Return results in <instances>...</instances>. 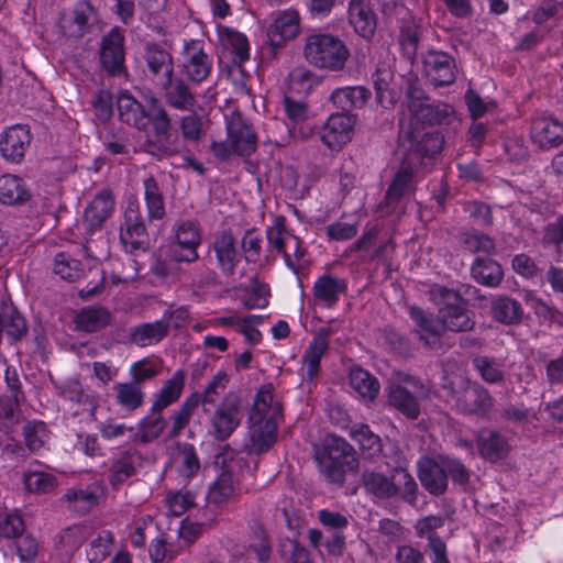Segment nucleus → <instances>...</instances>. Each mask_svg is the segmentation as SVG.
I'll return each mask as SVG.
<instances>
[{"instance_id":"obj_19","label":"nucleus","mask_w":563,"mask_h":563,"mask_svg":"<svg viewBox=\"0 0 563 563\" xmlns=\"http://www.w3.org/2000/svg\"><path fill=\"white\" fill-rule=\"evenodd\" d=\"M30 130L24 125H12L0 133V154L11 163H20L31 144Z\"/></svg>"},{"instance_id":"obj_14","label":"nucleus","mask_w":563,"mask_h":563,"mask_svg":"<svg viewBox=\"0 0 563 563\" xmlns=\"http://www.w3.org/2000/svg\"><path fill=\"white\" fill-rule=\"evenodd\" d=\"M99 23V13L90 0H79L74 5L71 16L64 19L62 29L68 37L81 38L91 33Z\"/></svg>"},{"instance_id":"obj_21","label":"nucleus","mask_w":563,"mask_h":563,"mask_svg":"<svg viewBox=\"0 0 563 563\" xmlns=\"http://www.w3.org/2000/svg\"><path fill=\"white\" fill-rule=\"evenodd\" d=\"M347 291V282L344 278L323 274L319 276L312 286V301L316 307L331 309Z\"/></svg>"},{"instance_id":"obj_41","label":"nucleus","mask_w":563,"mask_h":563,"mask_svg":"<svg viewBox=\"0 0 563 563\" xmlns=\"http://www.w3.org/2000/svg\"><path fill=\"white\" fill-rule=\"evenodd\" d=\"M472 366L487 384L500 385L505 382V364L493 356L477 354L472 357Z\"/></svg>"},{"instance_id":"obj_12","label":"nucleus","mask_w":563,"mask_h":563,"mask_svg":"<svg viewBox=\"0 0 563 563\" xmlns=\"http://www.w3.org/2000/svg\"><path fill=\"white\" fill-rule=\"evenodd\" d=\"M209 252L216 257V266L225 277H232L241 264V255L236 247V239L231 229L218 232L211 244Z\"/></svg>"},{"instance_id":"obj_34","label":"nucleus","mask_w":563,"mask_h":563,"mask_svg":"<svg viewBox=\"0 0 563 563\" xmlns=\"http://www.w3.org/2000/svg\"><path fill=\"white\" fill-rule=\"evenodd\" d=\"M387 404L409 420H416L420 416L417 398L400 384H391L387 388Z\"/></svg>"},{"instance_id":"obj_24","label":"nucleus","mask_w":563,"mask_h":563,"mask_svg":"<svg viewBox=\"0 0 563 563\" xmlns=\"http://www.w3.org/2000/svg\"><path fill=\"white\" fill-rule=\"evenodd\" d=\"M409 316L418 327L419 339L423 342L424 346L432 350L440 349L442 346L441 336L445 332L440 318H434L431 313L417 306L410 307Z\"/></svg>"},{"instance_id":"obj_22","label":"nucleus","mask_w":563,"mask_h":563,"mask_svg":"<svg viewBox=\"0 0 563 563\" xmlns=\"http://www.w3.org/2000/svg\"><path fill=\"white\" fill-rule=\"evenodd\" d=\"M114 210V197L111 190L102 189L85 209L82 225L86 233L100 230Z\"/></svg>"},{"instance_id":"obj_20","label":"nucleus","mask_w":563,"mask_h":563,"mask_svg":"<svg viewBox=\"0 0 563 563\" xmlns=\"http://www.w3.org/2000/svg\"><path fill=\"white\" fill-rule=\"evenodd\" d=\"M347 22L357 35L369 41L377 29V14L369 1L349 0Z\"/></svg>"},{"instance_id":"obj_62","label":"nucleus","mask_w":563,"mask_h":563,"mask_svg":"<svg viewBox=\"0 0 563 563\" xmlns=\"http://www.w3.org/2000/svg\"><path fill=\"white\" fill-rule=\"evenodd\" d=\"M421 26L413 18L404 19L400 25L399 43L410 54H416L420 42Z\"/></svg>"},{"instance_id":"obj_1","label":"nucleus","mask_w":563,"mask_h":563,"mask_svg":"<svg viewBox=\"0 0 563 563\" xmlns=\"http://www.w3.org/2000/svg\"><path fill=\"white\" fill-rule=\"evenodd\" d=\"M120 120L139 131L152 130L145 134L139 151L157 161L173 157L179 153L177 139H172V118L161 101L151 96L147 106L142 104L131 93L123 92L118 98Z\"/></svg>"},{"instance_id":"obj_49","label":"nucleus","mask_w":563,"mask_h":563,"mask_svg":"<svg viewBox=\"0 0 563 563\" xmlns=\"http://www.w3.org/2000/svg\"><path fill=\"white\" fill-rule=\"evenodd\" d=\"M220 40L222 45L229 48L233 57V63L242 65L250 58V44L247 37L233 29L223 27L220 31Z\"/></svg>"},{"instance_id":"obj_4","label":"nucleus","mask_w":563,"mask_h":563,"mask_svg":"<svg viewBox=\"0 0 563 563\" xmlns=\"http://www.w3.org/2000/svg\"><path fill=\"white\" fill-rule=\"evenodd\" d=\"M303 56L316 68L340 71L350 57V49L339 36L312 33L306 37Z\"/></svg>"},{"instance_id":"obj_45","label":"nucleus","mask_w":563,"mask_h":563,"mask_svg":"<svg viewBox=\"0 0 563 563\" xmlns=\"http://www.w3.org/2000/svg\"><path fill=\"white\" fill-rule=\"evenodd\" d=\"M144 200L150 221L162 220L166 214L165 200L162 188L154 176L143 180Z\"/></svg>"},{"instance_id":"obj_30","label":"nucleus","mask_w":563,"mask_h":563,"mask_svg":"<svg viewBox=\"0 0 563 563\" xmlns=\"http://www.w3.org/2000/svg\"><path fill=\"white\" fill-rule=\"evenodd\" d=\"M280 254L283 255L285 265L296 275L298 282L301 284L311 264L302 240L297 235L288 238V244Z\"/></svg>"},{"instance_id":"obj_53","label":"nucleus","mask_w":563,"mask_h":563,"mask_svg":"<svg viewBox=\"0 0 563 563\" xmlns=\"http://www.w3.org/2000/svg\"><path fill=\"white\" fill-rule=\"evenodd\" d=\"M200 405V399L197 395H189L178 410L174 411L170 416L172 427L168 432L169 438H177L183 430L189 424L195 410Z\"/></svg>"},{"instance_id":"obj_9","label":"nucleus","mask_w":563,"mask_h":563,"mask_svg":"<svg viewBox=\"0 0 563 563\" xmlns=\"http://www.w3.org/2000/svg\"><path fill=\"white\" fill-rule=\"evenodd\" d=\"M99 60L110 76L125 73V35L120 26H113L101 37Z\"/></svg>"},{"instance_id":"obj_3","label":"nucleus","mask_w":563,"mask_h":563,"mask_svg":"<svg viewBox=\"0 0 563 563\" xmlns=\"http://www.w3.org/2000/svg\"><path fill=\"white\" fill-rule=\"evenodd\" d=\"M313 457L324 478L338 486H342L346 474L355 471L360 464L355 449L336 435H328L316 444Z\"/></svg>"},{"instance_id":"obj_52","label":"nucleus","mask_w":563,"mask_h":563,"mask_svg":"<svg viewBox=\"0 0 563 563\" xmlns=\"http://www.w3.org/2000/svg\"><path fill=\"white\" fill-rule=\"evenodd\" d=\"M166 426L167 421L162 412H151L139 422L134 440L144 444L153 442L162 435Z\"/></svg>"},{"instance_id":"obj_35","label":"nucleus","mask_w":563,"mask_h":563,"mask_svg":"<svg viewBox=\"0 0 563 563\" xmlns=\"http://www.w3.org/2000/svg\"><path fill=\"white\" fill-rule=\"evenodd\" d=\"M168 333L169 323L165 320H156L130 328V340L137 346L145 347L159 343Z\"/></svg>"},{"instance_id":"obj_23","label":"nucleus","mask_w":563,"mask_h":563,"mask_svg":"<svg viewBox=\"0 0 563 563\" xmlns=\"http://www.w3.org/2000/svg\"><path fill=\"white\" fill-rule=\"evenodd\" d=\"M453 106L443 101H432L423 104L416 113L408 118V124L413 128L434 125H449L455 119Z\"/></svg>"},{"instance_id":"obj_25","label":"nucleus","mask_w":563,"mask_h":563,"mask_svg":"<svg viewBox=\"0 0 563 563\" xmlns=\"http://www.w3.org/2000/svg\"><path fill=\"white\" fill-rule=\"evenodd\" d=\"M530 136L540 150H551L563 143V122L551 117H541L532 121Z\"/></svg>"},{"instance_id":"obj_6","label":"nucleus","mask_w":563,"mask_h":563,"mask_svg":"<svg viewBox=\"0 0 563 563\" xmlns=\"http://www.w3.org/2000/svg\"><path fill=\"white\" fill-rule=\"evenodd\" d=\"M242 419L241 397L235 393H228L210 417L209 433L218 441H225L233 434Z\"/></svg>"},{"instance_id":"obj_18","label":"nucleus","mask_w":563,"mask_h":563,"mask_svg":"<svg viewBox=\"0 0 563 563\" xmlns=\"http://www.w3.org/2000/svg\"><path fill=\"white\" fill-rule=\"evenodd\" d=\"M142 460V454L134 448L122 449L114 453L110 460L108 476L111 487L118 489L135 476Z\"/></svg>"},{"instance_id":"obj_47","label":"nucleus","mask_w":563,"mask_h":563,"mask_svg":"<svg viewBox=\"0 0 563 563\" xmlns=\"http://www.w3.org/2000/svg\"><path fill=\"white\" fill-rule=\"evenodd\" d=\"M413 172L408 166H402L391 180L386 194L387 205L398 202L406 195L412 194L416 189Z\"/></svg>"},{"instance_id":"obj_39","label":"nucleus","mask_w":563,"mask_h":563,"mask_svg":"<svg viewBox=\"0 0 563 563\" xmlns=\"http://www.w3.org/2000/svg\"><path fill=\"white\" fill-rule=\"evenodd\" d=\"M87 540L86 556L90 563H101L111 554L114 544L112 531L106 529L92 531L89 528Z\"/></svg>"},{"instance_id":"obj_15","label":"nucleus","mask_w":563,"mask_h":563,"mask_svg":"<svg viewBox=\"0 0 563 563\" xmlns=\"http://www.w3.org/2000/svg\"><path fill=\"white\" fill-rule=\"evenodd\" d=\"M355 122V117L350 113L331 114L322 126V143L330 150H341L352 140Z\"/></svg>"},{"instance_id":"obj_61","label":"nucleus","mask_w":563,"mask_h":563,"mask_svg":"<svg viewBox=\"0 0 563 563\" xmlns=\"http://www.w3.org/2000/svg\"><path fill=\"white\" fill-rule=\"evenodd\" d=\"M249 549L256 555L257 563H268L271 560L273 555L271 539L262 526L253 529Z\"/></svg>"},{"instance_id":"obj_40","label":"nucleus","mask_w":563,"mask_h":563,"mask_svg":"<svg viewBox=\"0 0 563 563\" xmlns=\"http://www.w3.org/2000/svg\"><path fill=\"white\" fill-rule=\"evenodd\" d=\"M115 404L123 410L133 412L145 402L143 387L132 382H121L113 385Z\"/></svg>"},{"instance_id":"obj_28","label":"nucleus","mask_w":563,"mask_h":563,"mask_svg":"<svg viewBox=\"0 0 563 563\" xmlns=\"http://www.w3.org/2000/svg\"><path fill=\"white\" fill-rule=\"evenodd\" d=\"M241 461L232 462L218 475L208 490V501L221 506L232 500L240 493L239 479L233 474L234 464L240 465Z\"/></svg>"},{"instance_id":"obj_56","label":"nucleus","mask_w":563,"mask_h":563,"mask_svg":"<svg viewBox=\"0 0 563 563\" xmlns=\"http://www.w3.org/2000/svg\"><path fill=\"white\" fill-rule=\"evenodd\" d=\"M327 351V349L312 342L309 343L301 357V375L303 379L313 382L319 376L321 360Z\"/></svg>"},{"instance_id":"obj_38","label":"nucleus","mask_w":563,"mask_h":563,"mask_svg":"<svg viewBox=\"0 0 563 563\" xmlns=\"http://www.w3.org/2000/svg\"><path fill=\"white\" fill-rule=\"evenodd\" d=\"M371 98V91L363 86L342 87L334 89L329 100L336 108L347 113L352 109L363 108Z\"/></svg>"},{"instance_id":"obj_46","label":"nucleus","mask_w":563,"mask_h":563,"mask_svg":"<svg viewBox=\"0 0 563 563\" xmlns=\"http://www.w3.org/2000/svg\"><path fill=\"white\" fill-rule=\"evenodd\" d=\"M493 318L506 325L519 324L523 318L521 303L510 297L501 296L492 303Z\"/></svg>"},{"instance_id":"obj_54","label":"nucleus","mask_w":563,"mask_h":563,"mask_svg":"<svg viewBox=\"0 0 563 563\" xmlns=\"http://www.w3.org/2000/svg\"><path fill=\"white\" fill-rule=\"evenodd\" d=\"M201 230L197 221L183 220L175 227V241L176 245L181 249H190L198 251L201 244Z\"/></svg>"},{"instance_id":"obj_48","label":"nucleus","mask_w":563,"mask_h":563,"mask_svg":"<svg viewBox=\"0 0 563 563\" xmlns=\"http://www.w3.org/2000/svg\"><path fill=\"white\" fill-rule=\"evenodd\" d=\"M22 435L26 449L31 453H38L48 443L51 431L42 420H29L22 427Z\"/></svg>"},{"instance_id":"obj_17","label":"nucleus","mask_w":563,"mask_h":563,"mask_svg":"<svg viewBox=\"0 0 563 563\" xmlns=\"http://www.w3.org/2000/svg\"><path fill=\"white\" fill-rule=\"evenodd\" d=\"M228 141L232 144L235 154L250 156L256 151L257 135L252 125L240 112H233L227 121Z\"/></svg>"},{"instance_id":"obj_29","label":"nucleus","mask_w":563,"mask_h":563,"mask_svg":"<svg viewBox=\"0 0 563 563\" xmlns=\"http://www.w3.org/2000/svg\"><path fill=\"white\" fill-rule=\"evenodd\" d=\"M361 484L368 495L378 499H390L399 494L400 488L394 474L388 476L372 468H365L361 475Z\"/></svg>"},{"instance_id":"obj_13","label":"nucleus","mask_w":563,"mask_h":563,"mask_svg":"<svg viewBox=\"0 0 563 563\" xmlns=\"http://www.w3.org/2000/svg\"><path fill=\"white\" fill-rule=\"evenodd\" d=\"M410 142L408 157L410 159H433L443 148L444 135L438 131H424L423 128H413L408 124L405 131Z\"/></svg>"},{"instance_id":"obj_31","label":"nucleus","mask_w":563,"mask_h":563,"mask_svg":"<svg viewBox=\"0 0 563 563\" xmlns=\"http://www.w3.org/2000/svg\"><path fill=\"white\" fill-rule=\"evenodd\" d=\"M477 449L479 455L496 463L505 460L510 452V444L505 435L496 430L483 431L477 439Z\"/></svg>"},{"instance_id":"obj_59","label":"nucleus","mask_w":563,"mask_h":563,"mask_svg":"<svg viewBox=\"0 0 563 563\" xmlns=\"http://www.w3.org/2000/svg\"><path fill=\"white\" fill-rule=\"evenodd\" d=\"M53 269L62 279L68 282H75L84 274L81 263L65 252H59L55 255Z\"/></svg>"},{"instance_id":"obj_57","label":"nucleus","mask_w":563,"mask_h":563,"mask_svg":"<svg viewBox=\"0 0 563 563\" xmlns=\"http://www.w3.org/2000/svg\"><path fill=\"white\" fill-rule=\"evenodd\" d=\"M229 376L224 371L218 372L212 380L206 386L202 394L192 393L191 395H197L200 399V404L202 405V409L206 413L210 411L209 406H214L219 399V396L225 390L229 384Z\"/></svg>"},{"instance_id":"obj_26","label":"nucleus","mask_w":563,"mask_h":563,"mask_svg":"<svg viewBox=\"0 0 563 563\" xmlns=\"http://www.w3.org/2000/svg\"><path fill=\"white\" fill-rule=\"evenodd\" d=\"M299 24L300 16L296 10H285L278 13L267 32L274 54L284 46L286 41L292 40L298 35Z\"/></svg>"},{"instance_id":"obj_37","label":"nucleus","mask_w":563,"mask_h":563,"mask_svg":"<svg viewBox=\"0 0 563 563\" xmlns=\"http://www.w3.org/2000/svg\"><path fill=\"white\" fill-rule=\"evenodd\" d=\"M30 198V189L21 177L11 174L0 176V203L7 206L23 205Z\"/></svg>"},{"instance_id":"obj_64","label":"nucleus","mask_w":563,"mask_h":563,"mask_svg":"<svg viewBox=\"0 0 563 563\" xmlns=\"http://www.w3.org/2000/svg\"><path fill=\"white\" fill-rule=\"evenodd\" d=\"M279 553L289 563H313L310 552L296 539L285 538L280 541Z\"/></svg>"},{"instance_id":"obj_5","label":"nucleus","mask_w":563,"mask_h":563,"mask_svg":"<svg viewBox=\"0 0 563 563\" xmlns=\"http://www.w3.org/2000/svg\"><path fill=\"white\" fill-rule=\"evenodd\" d=\"M179 62L181 75L198 86L210 77L213 69V59L206 51L203 41L198 38L184 40Z\"/></svg>"},{"instance_id":"obj_36","label":"nucleus","mask_w":563,"mask_h":563,"mask_svg":"<svg viewBox=\"0 0 563 563\" xmlns=\"http://www.w3.org/2000/svg\"><path fill=\"white\" fill-rule=\"evenodd\" d=\"M186 374L184 369H177L173 376L167 379L155 396L152 405V413L162 412L165 408L175 404L181 396L185 387Z\"/></svg>"},{"instance_id":"obj_10","label":"nucleus","mask_w":563,"mask_h":563,"mask_svg":"<svg viewBox=\"0 0 563 563\" xmlns=\"http://www.w3.org/2000/svg\"><path fill=\"white\" fill-rule=\"evenodd\" d=\"M194 86L184 76L174 75L163 85L158 86L156 90L161 92L165 106L175 111L186 113L191 112L198 106V96L192 88Z\"/></svg>"},{"instance_id":"obj_33","label":"nucleus","mask_w":563,"mask_h":563,"mask_svg":"<svg viewBox=\"0 0 563 563\" xmlns=\"http://www.w3.org/2000/svg\"><path fill=\"white\" fill-rule=\"evenodd\" d=\"M466 306L467 302L464 301L459 306L440 308L439 318L443 322L445 331L468 332L475 328L474 312L468 310Z\"/></svg>"},{"instance_id":"obj_50","label":"nucleus","mask_w":563,"mask_h":563,"mask_svg":"<svg viewBox=\"0 0 563 563\" xmlns=\"http://www.w3.org/2000/svg\"><path fill=\"white\" fill-rule=\"evenodd\" d=\"M351 437L358 443L365 457L373 459L382 453V440L367 424H355L351 430Z\"/></svg>"},{"instance_id":"obj_7","label":"nucleus","mask_w":563,"mask_h":563,"mask_svg":"<svg viewBox=\"0 0 563 563\" xmlns=\"http://www.w3.org/2000/svg\"><path fill=\"white\" fill-rule=\"evenodd\" d=\"M120 241L129 253L145 250L148 244V233L145 227L141 207L136 198L128 200L120 224Z\"/></svg>"},{"instance_id":"obj_16","label":"nucleus","mask_w":563,"mask_h":563,"mask_svg":"<svg viewBox=\"0 0 563 563\" xmlns=\"http://www.w3.org/2000/svg\"><path fill=\"white\" fill-rule=\"evenodd\" d=\"M423 73L433 86H449L456 78L455 60L445 52L429 51L423 56Z\"/></svg>"},{"instance_id":"obj_63","label":"nucleus","mask_w":563,"mask_h":563,"mask_svg":"<svg viewBox=\"0 0 563 563\" xmlns=\"http://www.w3.org/2000/svg\"><path fill=\"white\" fill-rule=\"evenodd\" d=\"M102 144L111 155L129 156L130 154V137L123 128L108 132L102 140Z\"/></svg>"},{"instance_id":"obj_43","label":"nucleus","mask_w":563,"mask_h":563,"mask_svg":"<svg viewBox=\"0 0 563 563\" xmlns=\"http://www.w3.org/2000/svg\"><path fill=\"white\" fill-rule=\"evenodd\" d=\"M350 386L365 400L373 401L380 389L378 379L361 366H353L349 374Z\"/></svg>"},{"instance_id":"obj_58","label":"nucleus","mask_w":563,"mask_h":563,"mask_svg":"<svg viewBox=\"0 0 563 563\" xmlns=\"http://www.w3.org/2000/svg\"><path fill=\"white\" fill-rule=\"evenodd\" d=\"M58 395L66 400L88 405L89 415L95 417L98 404L95 397L85 394L81 384L78 380H70L64 385L56 386Z\"/></svg>"},{"instance_id":"obj_8","label":"nucleus","mask_w":563,"mask_h":563,"mask_svg":"<svg viewBox=\"0 0 563 563\" xmlns=\"http://www.w3.org/2000/svg\"><path fill=\"white\" fill-rule=\"evenodd\" d=\"M144 75L156 89L175 74L174 56L157 42H147L143 47Z\"/></svg>"},{"instance_id":"obj_60","label":"nucleus","mask_w":563,"mask_h":563,"mask_svg":"<svg viewBox=\"0 0 563 563\" xmlns=\"http://www.w3.org/2000/svg\"><path fill=\"white\" fill-rule=\"evenodd\" d=\"M187 113L178 120L180 134L185 141L198 143L205 136L202 117L196 112V109Z\"/></svg>"},{"instance_id":"obj_32","label":"nucleus","mask_w":563,"mask_h":563,"mask_svg":"<svg viewBox=\"0 0 563 563\" xmlns=\"http://www.w3.org/2000/svg\"><path fill=\"white\" fill-rule=\"evenodd\" d=\"M111 321L112 313L102 306L84 307L77 312L74 320L76 329L86 333L101 331L110 325Z\"/></svg>"},{"instance_id":"obj_55","label":"nucleus","mask_w":563,"mask_h":563,"mask_svg":"<svg viewBox=\"0 0 563 563\" xmlns=\"http://www.w3.org/2000/svg\"><path fill=\"white\" fill-rule=\"evenodd\" d=\"M89 527L73 525L63 529L55 538L56 545L65 552H75L87 540Z\"/></svg>"},{"instance_id":"obj_2","label":"nucleus","mask_w":563,"mask_h":563,"mask_svg":"<svg viewBox=\"0 0 563 563\" xmlns=\"http://www.w3.org/2000/svg\"><path fill=\"white\" fill-rule=\"evenodd\" d=\"M283 420V405L275 399L271 383L256 393L249 413V442L245 450L250 454L267 452L277 440L278 424Z\"/></svg>"},{"instance_id":"obj_42","label":"nucleus","mask_w":563,"mask_h":563,"mask_svg":"<svg viewBox=\"0 0 563 563\" xmlns=\"http://www.w3.org/2000/svg\"><path fill=\"white\" fill-rule=\"evenodd\" d=\"M62 501L67 504L68 509L79 515H86L98 505L99 496L92 486L69 488L62 497Z\"/></svg>"},{"instance_id":"obj_27","label":"nucleus","mask_w":563,"mask_h":563,"mask_svg":"<svg viewBox=\"0 0 563 563\" xmlns=\"http://www.w3.org/2000/svg\"><path fill=\"white\" fill-rule=\"evenodd\" d=\"M418 477L422 487L431 495L440 496L448 490L449 482L441 461L424 457L418 463Z\"/></svg>"},{"instance_id":"obj_11","label":"nucleus","mask_w":563,"mask_h":563,"mask_svg":"<svg viewBox=\"0 0 563 563\" xmlns=\"http://www.w3.org/2000/svg\"><path fill=\"white\" fill-rule=\"evenodd\" d=\"M489 390L477 382H467L455 395L456 409L467 416L486 418L494 407Z\"/></svg>"},{"instance_id":"obj_44","label":"nucleus","mask_w":563,"mask_h":563,"mask_svg":"<svg viewBox=\"0 0 563 563\" xmlns=\"http://www.w3.org/2000/svg\"><path fill=\"white\" fill-rule=\"evenodd\" d=\"M471 275L478 284L495 287L500 284L504 273L496 261L477 256L472 264Z\"/></svg>"},{"instance_id":"obj_51","label":"nucleus","mask_w":563,"mask_h":563,"mask_svg":"<svg viewBox=\"0 0 563 563\" xmlns=\"http://www.w3.org/2000/svg\"><path fill=\"white\" fill-rule=\"evenodd\" d=\"M23 484L29 493L41 495L54 492L58 485V479L48 472L27 470L23 474Z\"/></svg>"}]
</instances>
